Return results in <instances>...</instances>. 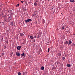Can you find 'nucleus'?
Returning a JSON list of instances; mask_svg holds the SVG:
<instances>
[{
    "label": "nucleus",
    "mask_w": 75,
    "mask_h": 75,
    "mask_svg": "<svg viewBox=\"0 0 75 75\" xmlns=\"http://www.w3.org/2000/svg\"><path fill=\"white\" fill-rule=\"evenodd\" d=\"M69 43L70 45H71L72 43V41H71V40H69Z\"/></svg>",
    "instance_id": "obj_5"
},
{
    "label": "nucleus",
    "mask_w": 75,
    "mask_h": 75,
    "mask_svg": "<svg viewBox=\"0 0 75 75\" xmlns=\"http://www.w3.org/2000/svg\"><path fill=\"white\" fill-rule=\"evenodd\" d=\"M34 38H36V35H35L34 36Z\"/></svg>",
    "instance_id": "obj_22"
},
{
    "label": "nucleus",
    "mask_w": 75,
    "mask_h": 75,
    "mask_svg": "<svg viewBox=\"0 0 75 75\" xmlns=\"http://www.w3.org/2000/svg\"><path fill=\"white\" fill-rule=\"evenodd\" d=\"M18 75H21V73L20 72H18Z\"/></svg>",
    "instance_id": "obj_15"
},
{
    "label": "nucleus",
    "mask_w": 75,
    "mask_h": 75,
    "mask_svg": "<svg viewBox=\"0 0 75 75\" xmlns=\"http://www.w3.org/2000/svg\"><path fill=\"white\" fill-rule=\"evenodd\" d=\"M50 51V48H48V50L47 51V52H48Z\"/></svg>",
    "instance_id": "obj_21"
},
{
    "label": "nucleus",
    "mask_w": 75,
    "mask_h": 75,
    "mask_svg": "<svg viewBox=\"0 0 75 75\" xmlns=\"http://www.w3.org/2000/svg\"><path fill=\"white\" fill-rule=\"evenodd\" d=\"M66 45H67V44H68V41H66V42H65V43Z\"/></svg>",
    "instance_id": "obj_10"
},
{
    "label": "nucleus",
    "mask_w": 75,
    "mask_h": 75,
    "mask_svg": "<svg viewBox=\"0 0 75 75\" xmlns=\"http://www.w3.org/2000/svg\"><path fill=\"white\" fill-rule=\"evenodd\" d=\"M6 43H7V44H8V41H7L6 42Z\"/></svg>",
    "instance_id": "obj_23"
},
{
    "label": "nucleus",
    "mask_w": 75,
    "mask_h": 75,
    "mask_svg": "<svg viewBox=\"0 0 75 75\" xmlns=\"http://www.w3.org/2000/svg\"><path fill=\"white\" fill-rule=\"evenodd\" d=\"M72 45H73L74 46H75V44H74V43H73V44H72Z\"/></svg>",
    "instance_id": "obj_24"
},
{
    "label": "nucleus",
    "mask_w": 75,
    "mask_h": 75,
    "mask_svg": "<svg viewBox=\"0 0 75 75\" xmlns=\"http://www.w3.org/2000/svg\"><path fill=\"white\" fill-rule=\"evenodd\" d=\"M40 69L41 70H44V67L42 66L41 67Z\"/></svg>",
    "instance_id": "obj_9"
},
{
    "label": "nucleus",
    "mask_w": 75,
    "mask_h": 75,
    "mask_svg": "<svg viewBox=\"0 0 75 75\" xmlns=\"http://www.w3.org/2000/svg\"><path fill=\"white\" fill-rule=\"evenodd\" d=\"M6 47H7V46H4V48H6Z\"/></svg>",
    "instance_id": "obj_27"
},
{
    "label": "nucleus",
    "mask_w": 75,
    "mask_h": 75,
    "mask_svg": "<svg viewBox=\"0 0 75 75\" xmlns=\"http://www.w3.org/2000/svg\"><path fill=\"white\" fill-rule=\"evenodd\" d=\"M70 1L71 2V3H74V0H70Z\"/></svg>",
    "instance_id": "obj_12"
},
{
    "label": "nucleus",
    "mask_w": 75,
    "mask_h": 75,
    "mask_svg": "<svg viewBox=\"0 0 75 75\" xmlns=\"http://www.w3.org/2000/svg\"><path fill=\"white\" fill-rule=\"evenodd\" d=\"M21 57H25V54L24 53V52L22 54H21Z\"/></svg>",
    "instance_id": "obj_2"
},
{
    "label": "nucleus",
    "mask_w": 75,
    "mask_h": 75,
    "mask_svg": "<svg viewBox=\"0 0 75 75\" xmlns=\"http://www.w3.org/2000/svg\"><path fill=\"white\" fill-rule=\"evenodd\" d=\"M56 62L57 65H58V64H59V62H58L57 61Z\"/></svg>",
    "instance_id": "obj_18"
},
{
    "label": "nucleus",
    "mask_w": 75,
    "mask_h": 75,
    "mask_svg": "<svg viewBox=\"0 0 75 75\" xmlns=\"http://www.w3.org/2000/svg\"><path fill=\"white\" fill-rule=\"evenodd\" d=\"M16 55L17 56H20V52H18V53L16 52Z\"/></svg>",
    "instance_id": "obj_3"
},
{
    "label": "nucleus",
    "mask_w": 75,
    "mask_h": 75,
    "mask_svg": "<svg viewBox=\"0 0 75 75\" xmlns=\"http://www.w3.org/2000/svg\"><path fill=\"white\" fill-rule=\"evenodd\" d=\"M58 56H59V57H61V54L60 53H58Z\"/></svg>",
    "instance_id": "obj_11"
},
{
    "label": "nucleus",
    "mask_w": 75,
    "mask_h": 75,
    "mask_svg": "<svg viewBox=\"0 0 75 75\" xmlns=\"http://www.w3.org/2000/svg\"><path fill=\"white\" fill-rule=\"evenodd\" d=\"M65 59V57H62V59H63V60H64V59Z\"/></svg>",
    "instance_id": "obj_14"
},
{
    "label": "nucleus",
    "mask_w": 75,
    "mask_h": 75,
    "mask_svg": "<svg viewBox=\"0 0 75 75\" xmlns=\"http://www.w3.org/2000/svg\"><path fill=\"white\" fill-rule=\"evenodd\" d=\"M23 35L24 34H23V33H22L20 34V36H21V37H22V36H23Z\"/></svg>",
    "instance_id": "obj_7"
},
{
    "label": "nucleus",
    "mask_w": 75,
    "mask_h": 75,
    "mask_svg": "<svg viewBox=\"0 0 75 75\" xmlns=\"http://www.w3.org/2000/svg\"><path fill=\"white\" fill-rule=\"evenodd\" d=\"M12 25H13V23H12Z\"/></svg>",
    "instance_id": "obj_28"
},
{
    "label": "nucleus",
    "mask_w": 75,
    "mask_h": 75,
    "mask_svg": "<svg viewBox=\"0 0 75 75\" xmlns=\"http://www.w3.org/2000/svg\"><path fill=\"white\" fill-rule=\"evenodd\" d=\"M35 1V3H38V1L37 0H36Z\"/></svg>",
    "instance_id": "obj_19"
},
{
    "label": "nucleus",
    "mask_w": 75,
    "mask_h": 75,
    "mask_svg": "<svg viewBox=\"0 0 75 75\" xmlns=\"http://www.w3.org/2000/svg\"><path fill=\"white\" fill-rule=\"evenodd\" d=\"M18 6H19V4H18L16 6V7H18Z\"/></svg>",
    "instance_id": "obj_16"
},
{
    "label": "nucleus",
    "mask_w": 75,
    "mask_h": 75,
    "mask_svg": "<svg viewBox=\"0 0 75 75\" xmlns=\"http://www.w3.org/2000/svg\"><path fill=\"white\" fill-rule=\"evenodd\" d=\"M20 48H21V46H18L17 47V49L18 50H20Z\"/></svg>",
    "instance_id": "obj_4"
},
{
    "label": "nucleus",
    "mask_w": 75,
    "mask_h": 75,
    "mask_svg": "<svg viewBox=\"0 0 75 75\" xmlns=\"http://www.w3.org/2000/svg\"><path fill=\"white\" fill-rule=\"evenodd\" d=\"M24 10H25V9H24Z\"/></svg>",
    "instance_id": "obj_31"
},
{
    "label": "nucleus",
    "mask_w": 75,
    "mask_h": 75,
    "mask_svg": "<svg viewBox=\"0 0 75 75\" xmlns=\"http://www.w3.org/2000/svg\"><path fill=\"white\" fill-rule=\"evenodd\" d=\"M34 5L35 6H37L38 5V4H37V3L35 2L34 3Z\"/></svg>",
    "instance_id": "obj_6"
},
{
    "label": "nucleus",
    "mask_w": 75,
    "mask_h": 75,
    "mask_svg": "<svg viewBox=\"0 0 75 75\" xmlns=\"http://www.w3.org/2000/svg\"><path fill=\"white\" fill-rule=\"evenodd\" d=\"M0 57H1V56H0Z\"/></svg>",
    "instance_id": "obj_30"
},
{
    "label": "nucleus",
    "mask_w": 75,
    "mask_h": 75,
    "mask_svg": "<svg viewBox=\"0 0 75 75\" xmlns=\"http://www.w3.org/2000/svg\"><path fill=\"white\" fill-rule=\"evenodd\" d=\"M32 21V20L31 19H29L25 20V21L26 23H28V22H29V21Z\"/></svg>",
    "instance_id": "obj_1"
},
{
    "label": "nucleus",
    "mask_w": 75,
    "mask_h": 75,
    "mask_svg": "<svg viewBox=\"0 0 75 75\" xmlns=\"http://www.w3.org/2000/svg\"><path fill=\"white\" fill-rule=\"evenodd\" d=\"M30 38L31 39H33V38H34V37L33 36H30Z\"/></svg>",
    "instance_id": "obj_13"
},
{
    "label": "nucleus",
    "mask_w": 75,
    "mask_h": 75,
    "mask_svg": "<svg viewBox=\"0 0 75 75\" xmlns=\"http://www.w3.org/2000/svg\"><path fill=\"white\" fill-rule=\"evenodd\" d=\"M67 67H71V64H68L67 65Z\"/></svg>",
    "instance_id": "obj_8"
},
{
    "label": "nucleus",
    "mask_w": 75,
    "mask_h": 75,
    "mask_svg": "<svg viewBox=\"0 0 75 75\" xmlns=\"http://www.w3.org/2000/svg\"><path fill=\"white\" fill-rule=\"evenodd\" d=\"M24 2V1H21V3H23Z\"/></svg>",
    "instance_id": "obj_26"
},
{
    "label": "nucleus",
    "mask_w": 75,
    "mask_h": 75,
    "mask_svg": "<svg viewBox=\"0 0 75 75\" xmlns=\"http://www.w3.org/2000/svg\"><path fill=\"white\" fill-rule=\"evenodd\" d=\"M62 30H63V29H65V28H64V26H63L62 27Z\"/></svg>",
    "instance_id": "obj_20"
},
{
    "label": "nucleus",
    "mask_w": 75,
    "mask_h": 75,
    "mask_svg": "<svg viewBox=\"0 0 75 75\" xmlns=\"http://www.w3.org/2000/svg\"><path fill=\"white\" fill-rule=\"evenodd\" d=\"M64 27H65V25H64Z\"/></svg>",
    "instance_id": "obj_32"
},
{
    "label": "nucleus",
    "mask_w": 75,
    "mask_h": 75,
    "mask_svg": "<svg viewBox=\"0 0 75 75\" xmlns=\"http://www.w3.org/2000/svg\"><path fill=\"white\" fill-rule=\"evenodd\" d=\"M33 16H35V15H33Z\"/></svg>",
    "instance_id": "obj_29"
},
{
    "label": "nucleus",
    "mask_w": 75,
    "mask_h": 75,
    "mask_svg": "<svg viewBox=\"0 0 75 75\" xmlns=\"http://www.w3.org/2000/svg\"><path fill=\"white\" fill-rule=\"evenodd\" d=\"M39 37H40V36L39 35L38 36V38H39Z\"/></svg>",
    "instance_id": "obj_25"
},
{
    "label": "nucleus",
    "mask_w": 75,
    "mask_h": 75,
    "mask_svg": "<svg viewBox=\"0 0 75 75\" xmlns=\"http://www.w3.org/2000/svg\"><path fill=\"white\" fill-rule=\"evenodd\" d=\"M2 55L3 56H4V53H2Z\"/></svg>",
    "instance_id": "obj_17"
}]
</instances>
